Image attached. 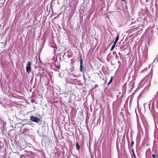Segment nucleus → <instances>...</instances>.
Returning <instances> with one entry per match:
<instances>
[{
    "label": "nucleus",
    "instance_id": "nucleus-10",
    "mask_svg": "<svg viewBox=\"0 0 158 158\" xmlns=\"http://www.w3.org/2000/svg\"><path fill=\"white\" fill-rule=\"evenodd\" d=\"M80 148V146L78 143V142H77L76 143V148L77 150H79Z\"/></svg>",
    "mask_w": 158,
    "mask_h": 158
},
{
    "label": "nucleus",
    "instance_id": "nucleus-3",
    "mask_svg": "<svg viewBox=\"0 0 158 158\" xmlns=\"http://www.w3.org/2000/svg\"><path fill=\"white\" fill-rule=\"evenodd\" d=\"M30 120L31 121L35 122L36 123L38 124L39 125H41L42 122L39 118L33 116H30Z\"/></svg>",
    "mask_w": 158,
    "mask_h": 158
},
{
    "label": "nucleus",
    "instance_id": "nucleus-2",
    "mask_svg": "<svg viewBox=\"0 0 158 158\" xmlns=\"http://www.w3.org/2000/svg\"><path fill=\"white\" fill-rule=\"evenodd\" d=\"M80 59V71L83 73L85 71V72L89 71L90 68L89 67L87 64H85L83 65V60L82 58L81 55L80 54L79 56Z\"/></svg>",
    "mask_w": 158,
    "mask_h": 158
},
{
    "label": "nucleus",
    "instance_id": "nucleus-13",
    "mask_svg": "<svg viewBox=\"0 0 158 158\" xmlns=\"http://www.w3.org/2000/svg\"><path fill=\"white\" fill-rule=\"evenodd\" d=\"M33 124V123H30V124H28V123H26V124H24L23 125V126H25V127H28L29 125H32V124Z\"/></svg>",
    "mask_w": 158,
    "mask_h": 158
},
{
    "label": "nucleus",
    "instance_id": "nucleus-16",
    "mask_svg": "<svg viewBox=\"0 0 158 158\" xmlns=\"http://www.w3.org/2000/svg\"><path fill=\"white\" fill-rule=\"evenodd\" d=\"M134 144V142L133 141H131V146L132 147Z\"/></svg>",
    "mask_w": 158,
    "mask_h": 158
},
{
    "label": "nucleus",
    "instance_id": "nucleus-19",
    "mask_svg": "<svg viewBox=\"0 0 158 158\" xmlns=\"http://www.w3.org/2000/svg\"><path fill=\"white\" fill-rule=\"evenodd\" d=\"M71 56V54H69L67 56L69 58H70Z\"/></svg>",
    "mask_w": 158,
    "mask_h": 158
},
{
    "label": "nucleus",
    "instance_id": "nucleus-14",
    "mask_svg": "<svg viewBox=\"0 0 158 158\" xmlns=\"http://www.w3.org/2000/svg\"><path fill=\"white\" fill-rule=\"evenodd\" d=\"M132 155H133V156L135 157H136V156L134 153V150L133 149H132Z\"/></svg>",
    "mask_w": 158,
    "mask_h": 158
},
{
    "label": "nucleus",
    "instance_id": "nucleus-12",
    "mask_svg": "<svg viewBox=\"0 0 158 158\" xmlns=\"http://www.w3.org/2000/svg\"><path fill=\"white\" fill-rule=\"evenodd\" d=\"M47 125V123H46L44 122V123H43L42 125V127H46V126Z\"/></svg>",
    "mask_w": 158,
    "mask_h": 158
},
{
    "label": "nucleus",
    "instance_id": "nucleus-20",
    "mask_svg": "<svg viewBox=\"0 0 158 158\" xmlns=\"http://www.w3.org/2000/svg\"><path fill=\"white\" fill-rule=\"evenodd\" d=\"M22 156H23L20 157V158H25V156L23 155Z\"/></svg>",
    "mask_w": 158,
    "mask_h": 158
},
{
    "label": "nucleus",
    "instance_id": "nucleus-23",
    "mask_svg": "<svg viewBox=\"0 0 158 158\" xmlns=\"http://www.w3.org/2000/svg\"><path fill=\"white\" fill-rule=\"evenodd\" d=\"M118 63H120V61H118Z\"/></svg>",
    "mask_w": 158,
    "mask_h": 158
},
{
    "label": "nucleus",
    "instance_id": "nucleus-30",
    "mask_svg": "<svg viewBox=\"0 0 158 158\" xmlns=\"http://www.w3.org/2000/svg\"><path fill=\"white\" fill-rule=\"evenodd\" d=\"M157 100H158V98L157 99Z\"/></svg>",
    "mask_w": 158,
    "mask_h": 158
},
{
    "label": "nucleus",
    "instance_id": "nucleus-24",
    "mask_svg": "<svg viewBox=\"0 0 158 158\" xmlns=\"http://www.w3.org/2000/svg\"><path fill=\"white\" fill-rule=\"evenodd\" d=\"M121 0L123 2H125V0Z\"/></svg>",
    "mask_w": 158,
    "mask_h": 158
},
{
    "label": "nucleus",
    "instance_id": "nucleus-21",
    "mask_svg": "<svg viewBox=\"0 0 158 158\" xmlns=\"http://www.w3.org/2000/svg\"><path fill=\"white\" fill-rule=\"evenodd\" d=\"M129 19L130 20H132V19H131V18H130V17H129Z\"/></svg>",
    "mask_w": 158,
    "mask_h": 158
},
{
    "label": "nucleus",
    "instance_id": "nucleus-4",
    "mask_svg": "<svg viewBox=\"0 0 158 158\" xmlns=\"http://www.w3.org/2000/svg\"><path fill=\"white\" fill-rule=\"evenodd\" d=\"M143 54L142 56V57L145 58L146 59L147 57V52L146 51H144L143 52Z\"/></svg>",
    "mask_w": 158,
    "mask_h": 158
},
{
    "label": "nucleus",
    "instance_id": "nucleus-15",
    "mask_svg": "<svg viewBox=\"0 0 158 158\" xmlns=\"http://www.w3.org/2000/svg\"><path fill=\"white\" fill-rule=\"evenodd\" d=\"M39 79L40 80H41V76L40 75V76H39V75H37L36 77V79H37L38 78H39Z\"/></svg>",
    "mask_w": 158,
    "mask_h": 158
},
{
    "label": "nucleus",
    "instance_id": "nucleus-27",
    "mask_svg": "<svg viewBox=\"0 0 158 158\" xmlns=\"http://www.w3.org/2000/svg\"><path fill=\"white\" fill-rule=\"evenodd\" d=\"M19 153V152H17V154H18V153Z\"/></svg>",
    "mask_w": 158,
    "mask_h": 158
},
{
    "label": "nucleus",
    "instance_id": "nucleus-25",
    "mask_svg": "<svg viewBox=\"0 0 158 158\" xmlns=\"http://www.w3.org/2000/svg\"><path fill=\"white\" fill-rule=\"evenodd\" d=\"M32 102H34V101H32Z\"/></svg>",
    "mask_w": 158,
    "mask_h": 158
},
{
    "label": "nucleus",
    "instance_id": "nucleus-17",
    "mask_svg": "<svg viewBox=\"0 0 158 158\" xmlns=\"http://www.w3.org/2000/svg\"><path fill=\"white\" fill-rule=\"evenodd\" d=\"M152 157L153 158H156V156L154 154H152Z\"/></svg>",
    "mask_w": 158,
    "mask_h": 158
},
{
    "label": "nucleus",
    "instance_id": "nucleus-1",
    "mask_svg": "<svg viewBox=\"0 0 158 158\" xmlns=\"http://www.w3.org/2000/svg\"><path fill=\"white\" fill-rule=\"evenodd\" d=\"M152 76V69L150 73L143 78L140 82L139 86H144V89H148L150 85V82Z\"/></svg>",
    "mask_w": 158,
    "mask_h": 158
},
{
    "label": "nucleus",
    "instance_id": "nucleus-18",
    "mask_svg": "<svg viewBox=\"0 0 158 158\" xmlns=\"http://www.w3.org/2000/svg\"><path fill=\"white\" fill-rule=\"evenodd\" d=\"M156 61L158 60V55L157 56V57H156V59H155L154 61L156 60Z\"/></svg>",
    "mask_w": 158,
    "mask_h": 158
},
{
    "label": "nucleus",
    "instance_id": "nucleus-28",
    "mask_svg": "<svg viewBox=\"0 0 158 158\" xmlns=\"http://www.w3.org/2000/svg\"><path fill=\"white\" fill-rule=\"evenodd\" d=\"M131 89H133V88H132V87L131 88Z\"/></svg>",
    "mask_w": 158,
    "mask_h": 158
},
{
    "label": "nucleus",
    "instance_id": "nucleus-5",
    "mask_svg": "<svg viewBox=\"0 0 158 158\" xmlns=\"http://www.w3.org/2000/svg\"><path fill=\"white\" fill-rule=\"evenodd\" d=\"M151 103H152V107H154L155 106V99H152L150 102V103H149L148 106L149 107V108H150V104H151Z\"/></svg>",
    "mask_w": 158,
    "mask_h": 158
},
{
    "label": "nucleus",
    "instance_id": "nucleus-9",
    "mask_svg": "<svg viewBox=\"0 0 158 158\" xmlns=\"http://www.w3.org/2000/svg\"><path fill=\"white\" fill-rule=\"evenodd\" d=\"M31 62H28L27 63L26 67L31 68Z\"/></svg>",
    "mask_w": 158,
    "mask_h": 158
},
{
    "label": "nucleus",
    "instance_id": "nucleus-26",
    "mask_svg": "<svg viewBox=\"0 0 158 158\" xmlns=\"http://www.w3.org/2000/svg\"><path fill=\"white\" fill-rule=\"evenodd\" d=\"M119 55H120V53L119 52Z\"/></svg>",
    "mask_w": 158,
    "mask_h": 158
},
{
    "label": "nucleus",
    "instance_id": "nucleus-29",
    "mask_svg": "<svg viewBox=\"0 0 158 158\" xmlns=\"http://www.w3.org/2000/svg\"><path fill=\"white\" fill-rule=\"evenodd\" d=\"M60 73H59V76H60Z\"/></svg>",
    "mask_w": 158,
    "mask_h": 158
},
{
    "label": "nucleus",
    "instance_id": "nucleus-6",
    "mask_svg": "<svg viewBox=\"0 0 158 158\" xmlns=\"http://www.w3.org/2000/svg\"><path fill=\"white\" fill-rule=\"evenodd\" d=\"M116 43H117L116 42H115L114 41L113 45L111 46L110 51H112L116 45Z\"/></svg>",
    "mask_w": 158,
    "mask_h": 158
},
{
    "label": "nucleus",
    "instance_id": "nucleus-7",
    "mask_svg": "<svg viewBox=\"0 0 158 158\" xmlns=\"http://www.w3.org/2000/svg\"><path fill=\"white\" fill-rule=\"evenodd\" d=\"M26 72L28 74H29L31 71V68L28 67L26 66Z\"/></svg>",
    "mask_w": 158,
    "mask_h": 158
},
{
    "label": "nucleus",
    "instance_id": "nucleus-22",
    "mask_svg": "<svg viewBox=\"0 0 158 158\" xmlns=\"http://www.w3.org/2000/svg\"><path fill=\"white\" fill-rule=\"evenodd\" d=\"M57 67L58 69L60 68V67L59 66H57Z\"/></svg>",
    "mask_w": 158,
    "mask_h": 158
},
{
    "label": "nucleus",
    "instance_id": "nucleus-11",
    "mask_svg": "<svg viewBox=\"0 0 158 158\" xmlns=\"http://www.w3.org/2000/svg\"><path fill=\"white\" fill-rule=\"evenodd\" d=\"M113 80V76H112L110 78V79L109 82L107 84V85H110L112 81Z\"/></svg>",
    "mask_w": 158,
    "mask_h": 158
},
{
    "label": "nucleus",
    "instance_id": "nucleus-8",
    "mask_svg": "<svg viewBox=\"0 0 158 158\" xmlns=\"http://www.w3.org/2000/svg\"><path fill=\"white\" fill-rule=\"evenodd\" d=\"M119 38V35L117 34V36L115 38V40L114 41V42H117L118 41V40Z\"/></svg>",
    "mask_w": 158,
    "mask_h": 158
}]
</instances>
